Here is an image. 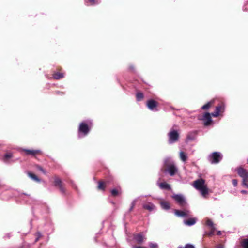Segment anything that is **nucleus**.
<instances>
[{
  "label": "nucleus",
  "mask_w": 248,
  "mask_h": 248,
  "mask_svg": "<svg viewBox=\"0 0 248 248\" xmlns=\"http://www.w3.org/2000/svg\"><path fill=\"white\" fill-rule=\"evenodd\" d=\"M35 236H36V237L35 239V242H36L38 241V240L39 239V238L42 236V233H41V232H37L35 233Z\"/></svg>",
  "instance_id": "nucleus-31"
},
{
  "label": "nucleus",
  "mask_w": 248,
  "mask_h": 248,
  "mask_svg": "<svg viewBox=\"0 0 248 248\" xmlns=\"http://www.w3.org/2000/svg\"><path fill=\"white\" fill-rule=\"evenodd\" d=\"M238 174L242 178V185L246 188H248V171L242 167H238L237 169Z\"/></svg>",
  "instance_id": "nucleus-4"
},
{
  "label": "nucleus",
  "mask_w": 248,
  "mask_h": 248,
  "mask_svg": "<svg viewBox=\"0 0 248 248\" xmlns=\"http://www.w3.org/2000/svg\"><path fill=\"white\" fill-rule=\"evenodd\" d=\"M196 218H190L188 220H184V223L186 226H191L196 223Z\"/></svg>",
  "instance_id": "nucleus-17"
},
{
  "label": "nucleus",
  "mask_w": 248,
  "mask_h": 248,
  "mask_svg": "<svg viewBox=\"0 0 248 248\" xmlns=\"http://www.w3.org/2000/svg\"><path fill=\"white\" fill-rule=\"evenodd\" d=\"M57 93L58 94H61V95H62V94H64V93H63L61 92H60V91H57Z\"/></svg>",
  "instance_id": "nucleus-42"
},
{
  "label": "nucleus",
  "mask_w": 248,
  "mask_h": 248,
  "mask_svg": "<svg viewBox=\"0 0 248 248\" xmlns=\"http://www.w3.org/2000/svg\"><path fill=\"white\" fill-rule=\"evenodd\" d=\"M71 185L74 188H76V185L74 184H73L72 182H71Z\"/></svg>",
  "instance_id": "nucleus-43"
},
{
  "label": "nucleus",
  "mask_w": 248,
  "mask_h": 248,
  "mask_svg": "<svg viewBox=\"0 0 248 248\" xmlns=\"http://www.w3.org/2000/svg\"><path fill=\"white\" fill-rule=\"evenodd\" d=\"M54 186L56 187H58L62 194L65 193V190L62 185V181L59 177H55L54 178Z\"/></svg>",
  "instance_id": "nucleus-12"
},
{
  "label": "nucleus",
  "mask_w": 248,
  "mask_h": 248,
  "mask_svg": "<svg viewBox=\"0 0 248 248\" xmlns=\"http://www.w3.org/2000/svg\"><path fill=\"white\" fill-rule=\"evenodd\" d=\"M232 183L234 186H237V180L236 179H233L232 180Z\"/></svg>",
  "instance_id": "nucleus-38"
},
{
  "label": "nucleus",
  "mask_w": 248,
  "mask_h": 248,
  "mask_svg": "<svg viewBox=\"0 0 248 248\" xmlns=\"http://www.w3.org/2000/svg\"><path fill=\"white\" fill-rule=\"evenodd\" d=\"M36 168H37L38 170H40L41 171H42V172H43L44 173H46V172H45V171L44 170V169H43V168H42V167H41V166H39V165H37V166H36Z\"/></svg>",
  "instance_id": "nucleus-37"
},
{
  "label": "nucleus",
  "mask_w": 248,
  "mask_h": 248,
  "mask_svg": "<svg viewBox=\"0 0 248 248\" xmlns=\"http://www.w3.org/2000/svg\"><path fill=\"white\" fill-rule=\"evenodd\" d=\"M53 77L56 79H59L63 77V74L61 73H56L53 74Z\"/></svg>",
  "instance_id": "nucleus-25"
},
{
  "label": "nucleus",
  "mask_w": 248,
  "mask_h": 248,
  "mask_svg": "<svg viewBox=\"0 0 248 248\" xmlns=\"http://www.w3.org/2000/svg\"><path fill=\"white\" fill-rule=\"evenodd\" d=\"M180 158L183 162H185L187 160V156L184 152L181 151L180 152Z\"/></svg>",
  "instance_id": "nucleus-22"
},
{
  "label": "nucleus",
  "mask_w": 248,
  "mask_h": 248,
  "mask_svg": "<svg viewBox=\"0 0 248 248\" xmlns=\"http://www.w3.org/2000/svg\"><path fill=\"white\" fill-rule=\"evenodd\" d=\"M28 175L30 178H31L33 180L37 182H40V180L33 173H32L31 172H28Z\"/></svg>",
  "instance_id": "nucleus-24"
},
{
  "label": "nucleus",
  "mask_w": 248,
  "mask_h": 248,
  "mask_svg": "<svg viewBox=\"0 0 248 248\" xmlns=\"http://www.w3.org/2000/svg\"><path fill=\"white\" fill-rule=\"evenodd\" d=\"M111 193L113 196L116 197L119 194V191L118 189L115 188L111 190Z\"/></svg>",
  "instance_id": "nucleus-29"
},
{
  "label": "nucleus",
  "mask_w": 248,
  "mask_h": 248,
  "mask_svg": "<svg viewBox=\"0 0 248 248\" xmlns=\"http://www.w3.org/2000/svg\"><path fill=\"white\" fill-rule=\"evenodd\" d=\"M174 214L177 217L183 218H188L191 216V211L186 209L183 210H175Z\"/></svg>",
  "instance_id": "nucleus-8"
},
{
  "label": "nucleus",
  "mask_w": 248,
  "mask_h": 248,
  "mask_svg": "<svg viewBox=\"0 0 248 248\" xmlns=\"http://www.w3.org/2000/svg\"><path fill=\"white\" fill-rule=\"evenodd\" d=\"M158 186L161 189H166L168 190L171 189L170 185L165 182L160 183L158 184Z\"/></svg>",
  "instance_id": "nucleus-18"
},
{
  "label": "nucleus",
  "mask_w": 248,
  "mask_h": 248,
  "mask_svg": "<svg viewBox=\"0 0 248 248\" xmlns=\"http://www.w3.org/2000/svg\"><path fill=\"white\" fill-rule=\"evenodd\" d=\"M214 230H213V231H212V232H210L209 233V236H211V235H212L214 234Z\"/></svg>",
  "instance_id": "nucleus-41"
},
{
  "label": "nucleus",
  "mask_w": 248,
  "mask_h": 248,
  "mask_svg": "<svg viewBox=\"0 0 248 248\" xmlns=\"http://www.w3.org/2000/svg\"><path fill=\"white\" fill-rule=\"evenodd\" d=\"M206 224L210 227L212 230H215L213 222L210 219H207L206 222Z\"/></svg>",
  "instance_id": "nucleus-26"
},
{
  "label": "nucleus",
  "mask_w": 248,
  "mask_h": 248,
  "mask_svg": "<svg viewBox=\"0 0 248 248\" xmlns=\"http://www.w3.org/2000/svg\"><path fill=\"white\" fill-rule=\"evenodd\" d=\"M146 105L148 108L152 111H157V103L154 100L150 99L147 101Z\"/></svg>",
  "instance_id": "nucleus-9"
},
{
  "label": "nucleus",
  "mask_w": 248,
  "mask_h": 248,
  "mask_svg": "<svg viewBox=\"0 0 248 248\" xmlns=\"http://www.w3.org/2000/svg\"><path fill=\"white\" fill-rule=\"evenodd\" d=\"M241 193H242V194H246L248 193V192L247 190H242L241 191Z\"/></svg>",
  "instance_id": "nucleus-40"
},
{
  "label": "nucleus",
  "mask_w": 248,
  "mask_h": 248,
  "mask_svg": "<svg viewBox=\"0 0 248 248\" xmlns=\"http://www.w3.org/2000/svg\"><path fill=\"white\" fill-rule=\"evenodd\" d=\"M143 208L149 212L154 211L156 210L155 206L152 202L143 204Z\"/></svg>",
  "instance_id": "nucleus-14"
},
{
  "label": "nucleus",
  "mask_w": 248,
  "mask_h": 248,
  "mask_svg": "<svg viewBox=\"0 0 248 248\" xmlns=\"http://www.w3.org/2000/svg\"><path fill=\"white\" fill-rule=\"evenodd\" d=\"M195 138L194 135H193L192 134H189L187 135L186 137V140L188 141H192L194 140Z\"/></svg>",
  "instance_id": "nucleus-32"
},
{
  "label": "nucleus",
  "mask_w": 248,
  "mask_h": 248,
  "mask_svg": "<svg viewBox=\"0 0 248 248\" xmlns=\"http://www.w3.org/2000/svg\"><path fill=\"white\" fill-rule=\"evenodd\" d=\"M193 187L198 190L203 198H206L209 194L208 188L205 185V181L203 179L201 178L193 182Z\"/></svg>",
  "instance_id": "nucleus-2"
},
{
  "label": "nucleus",
  "mask_w": 248,
  "mask_h": 248,
  "mask_svg": "<svg viewBox=\"0 0 248 248\" xmlns=\"http://www.w3.org/2000/svg\"><path fill=\"white\" fill-rule=\"evenodd\" d=\"M225 108V105L223 104L217 106L215 111L211 113V115L214 117L218 116L220 113L223 112L224 111Z\"/></svg>",
  "instance_id": "nucleus-11"
},
{
  "label": "nucleus",
  "mask_w": 248,
  "mask_h": 248,
  "mask_svg": "<svg viewBox=\"0 0 248 248\" xmlns=\"http://www.w3.org/2000/svg\"><path fill=\"white\" fill-rule=\"evenodd\" d=\"M104 184L102 182H99L98 185V188L100 190H104Z\"/></svg>",
  "instance_id": "nucleus-33"
},
{
  "label": "nucleus",
  "mask_w": 248,
  "mask_h": 248,
  "mask_svg": "<svg viewBox=\"0 0 248 248\" xmlns=\"http://www.w3.org/2000/svg\"><path fill=\"white\" fill-rule=\"evenodd\" d=\"M13 157V154L12 153H8L5 154L3 158V160L4 162H8V160Z\"/></svg>",
  "instance_id": "nucleus-20"
},
{
  "label": "nucleus",
  "mask_w": 248,
  "mask_h": 248,
  "mask_svg": "<svg viewBox=\"0 0 248 248\" xmlns=\"http://www.w3.org/2000/svg\"><path fill=\"white\" fill-rule=\"evenodd\" d=\"M136 97L137 101H140L143 99L144 94L141 92H137L136 94Z\"/></svg>",
  "instance_id": "nucleus-23"
},
{
  "label": "nucleus",
  "mask_w": 248,
  "mask_h": 248,
  "mask_svg": "<svg viewBox=\"0 0 248 248\" xmlns=\"http://www.w3.org/2000/svg\"><path fill=\"white\" fill-rule=\"evenodd\" d=\"M149 247L151 248H157L158 245L157 243H150L149 244Z\"/></svg>",
  "instance_id": "nucleus-34"
},
{
  "label": "nucleus",
  "mask_w": 248,
  "mask_h": 248,
  "mask_svg": "<svg viewBox=\"0 0 248 248\" xmlns=\"http://www.w3.org/2000/svg\"><path fill=\"white\" fill-rule=\"evenodd\" d=\"M203 121L204 122V124L205 126H208L210 124L212 121L211 114L209 112H206L203 116Z\"/></svg>",
  "instance_id": "nucleus-13"
},
{
  "label": "nucleus",
  "mask_w": 248,
  "mask_h": 248,
  "mask_svg": "<svg viewBox=\"0 0 248 248\" xmlns=\"http://www.w3.org/2000/svg\"><path fill=\"white\" fill-rule=\"evenodd\" d=\"M23 196H25L27 197V198H28L27 202L29 204H31L32 202H33L34 201L33 198L32 197H31V196L30 195H27L25 193H22L21 194V196L22 197Z\"/></svg>",
  "instance_id": "nucleus-27"
},
{
  "label": "nucleus",
  "mask_w": 248,
  "mask_h": 248,
  "mask_svg": "<svg viewBox=\"0 0 248 248\" xmlns=\"http://www.w3.org/2000/svg\"><path fill=\"white\" fill-rule=\"evenodd\" d=\"M171 197L181 206H184L186 204V198L183 194H173Z\"/></svg>",
  "instance_id": "nucleus-7"
},
{
  "label": "nucleus",
  "mask_w": 248,
  "mask_h": 248,
  "mask_svg": "<svg viewBox=\"0 0 248 248\" xmlns=\"http://www.w3.org/2000/svg\"><path fill=\"white\" fill-rule=\"evenodd\" d=\"M129 70L132 71H134V66L130 65L129 67Z\"/></svg>",
  "instance_id": "nucleus-39"
},
{
  "label": "nucleus",
  "mask_w": 248,
  "mask_h": 248,
  "mask_svg": "<svg viewBox=\"0 0 248 248\" xmlns=\"http://www.w3.org/2000/svg\"><path fill=\"white\" fill-rule=\"evenodd\" d=\"M89 2H90L91 5H93L95 4H98L100 3V0H97L96 1L95 0H85V3L87 6H89Z\"/></svg>",
  "instance_id": "nucleus-21"
},
{
  "label": "nucleus",
  "mask_w": 248,
  "mask_h": 248,
  "mask_svg": "<svg viewBox=\"0 0 248 248\" xmlns=\"http://www.w3.org/2000/svg\"><path fill=\"white\" fill-rule=\"evenodd\" d=\"M221 234V231H218L217 232V235H220Z\"/></svg>",
  "instance_id": "nucleus-44"
},
{
  "label": "nucleus",
  "mask_w": 248,
  "mask_h": 248,
  "mask_svg": "<svg viewBox=\"0 0 248 248\" xmlns=\"http://www.w3.org/2000/svg\"><path fill=\"white\" fill-rule=\"evenodd\" d=\"M92 126L91 120H87L81 122L79 125L78 130V137L82 138L87 136L89 133Z\"/></svg>",
  "instance_id": "nucleus-3"
},
{
  "label": "nucleus",
  "mask_w": 248,
  "mask_h": 248,
  "mask_svg": "<svg viewBox=\"0 0 248 248\" xmlns=\"http://www.w3.org/2000/svg\"><path fill=\"white\" fill-rule=\"evenodd\" d=\"M160 205L161 208L163 210H168L170 209V204L168 202H165V201L160 202Z\"/></svg>",
  "instance_id": "nucleus-19"
},
{
  "label": "nucleus",
  "mask_w": 248,
  "mask_h": 248,
  "mask_svg": "<svg viewBox=\"0 0 248 248\" xmlns=\"http://www.w3.org/2000/svg\"><path fill=\"white\" fill-rule=\"evenodd\" d=\"M136 202V200H134L131 203V206L129 209V211H131L132 210L133 208H134V207L135 205Z\"/></svg>",
  "instance_id": "nucleus-35"
},
{
  "label": "nucleus",
  "mask_w": 248,
  "mask_h": 248,
  "mask_svg": "<svg viewBox=\"0 0 248 248\" xmlns=\"http://www.w3.org/2000/svg\"><path fill=\"white\" fill-rule=\"evenodd\" d=\"M177 248H183L182 247H179Z\"/></svg>",
  "instance_id": "nucleus-46"
},
{
  "label": "nucleus",
  "mask_w": 248,
  "mask_h": 248,
  "mask_svg": "<svg viewBox=\"0 0 248 248\" xmlns=\"http://www.w3.org/2000/svg\"><path fill=\"white\" fill-rule=\"evenodd\" d=\"M168 143L170 144H173L178 141L179 134L178 131L174 129H171L168 133Z\"/></svg>",
  "instance_id": "nucleus-6"
},
{
  "label": "nucleus",
  "mask_w": 248,
  "mask_h": 248,
  "mask_svg": "<svg viewBox=\"0 0 248 248\" xmlns=\"http://www.w3.org/2000/svg\"><path fill=\"white\" fill-rule=\"evenodd\" d=\"M225 108V105L223 104L217 106L215 111L211 113V115L214 117L218 116L220 113L223 112L224 111Z\"/></svg>",
  "instance_id": "nucleus-10"
},
{
  "label": "nucleus",
  "mask_w": 248,
  "mask_h": 248,
  "mask_svg": "<svg viewBox=\"0 0 248 248\" xmlns=\"http://www.w3.org/2000/svg\"><path fill=\"white\" fill-rule=\"evenodd\" d=\"M134 239L137 243L140 244L143 241L145 237L142 234L138 233L134 235Z\"/></svg>",
  "instance_id": "nucleus-16"
},
{
  "label": "nucleus",
  "mask_w": 248,
  "mask_h": 248,
  "mask_svg": "<svg viewBox=\"0 0 248 248\" xmlns=\"http://www.w3.org/2000/svg\"><path fill=\"white\" fill-rule=\"evenodd\" d=\"M217 248H224L222 246H219Z\"/></svg>",
  "instance_id": "nucleus-45"
},
{
  "label": "nucleus",
  "mask_w": 248,
  "mask_h": 248,
  "mask_svg": "<svg viewBox=\"0 0 248 248\" xmlns=\"http://www.w3.org/2000/svg\"><path fill=\"white\" fill-rule=\"evenodd\" d=\"M211 106V102H209L202 107V109L206 110L209 109Z\"/></svg>",
  "instance_id": "nucleus-30"
},
{
  "label": "nucleus",
  "mask_w": 248,
  "mask_h": 248,
  "mask_svg": "<svg viewBox=\"0 0 248 248\" xmlns=\"http://www.w3.org/2000/svg\"><path fill=\"white\" fill-rule=\"evenodd\" d=\"M223 156L220 152H215L210 154L208 160L212 164H218L222 159Z\"/></svg>",
  "instance_id": "nucleus-5"
},
{
  "label": "nucleus",
  "mask_w": 248,
  "mask_h": 248,
  "mask_svg": "<svg viewBox=\"0 0 248 248\" xmlns=\"http://www.w3.org/2000/svg\"><path fill=\"white\" fill-rule=\"evenodd\" d=\"M184 248H195V246L191 244H187L185 245Z\"/></svg>",
  "instance_id": "nucleus-36"
},
{
  "label": "nucleus",
  "mask_w": 248,
  "mask_h": 248,
  "mask_svg": "<svg viewBox=\"0 0 248 248\" xmlns=\"http://www.w3.org/2000/svg\"><path fill=\"white\" fill-rule=\"evenodd\" d=\"M164 172L170 176L175 175L178 172V168L171 157H167L164 160Z\"/></svg>",
  "instance_id": "nucleus-1"
},
{
  "label": "nucleus",
  "mask_w": 248,
  "mask_h": 248,
  "mask_svg": "<svg viewBox=\"0 0 248 248\" xmlns=\"http://www.w3.org/2000/svg\"><path fill=\"white\" fill-rule=\"evenodd\" d=\"M22 151H24L27 155H31L35 156L37 153L41 152L40 150H29L26 149H22Z\"/></svg>",
  "instance_id": "nucleus-15"
},
{
  "label": "nucleus",
  "mask_w": 248,
  "mask_h": 248,
  "mask_svg": "<svg viewBox=\"0 0 248 248\" xmlns=\"http://www.w3.org/2000/svg\"><path fill=\"white\" fill-rule=\"evenodd\" d=\"M243 248H248V238L244 239L241 242Z\"/></svg>",
  "instance_id": "nucleus-28"
}]
</instances>
